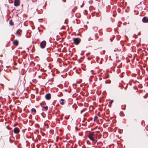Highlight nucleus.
Instances as JSON below:
<instances>
[{
    "mask_svg": "<svg viewBox=\"0 0 148 148\" xmlns=\"http://www.w3.org/2000/svg\"><path fill=\"white\" fill-rule=\"evenodd\" d=\"M94 132H92L91 133L89 134L88 136L89 139L92 142H94L95 141V139L94 137Z\"/></svg>",
    "mask_w": 148,
    "mask_h": 148,
    "instance_id": "f257e3e1",
    "label": "nucleus"
},
{
    "mask_svg": "<svg viewBox=\"0 0 148 148\" xmlns=\"http://www.w3.org/2000/svg\"><path fill=\"white\" fill-rule=\"evenodd\" d=\"M73 41L75 45H78L80 42L81 40L79 38H73Z\"/></svg>",
    "mask_w": 148,
    "mask_h": 148,
    "instance_id": "f03ea898",
    "label": "nucleus"
},
{
    "mask_svg": "<svg viewBox=\"0 0 148 148\" xmlns=\"http://www.w3.org/2000/svg\"><path fill=\"white\" fill-rule=\"evenodd\" d=\"M46 44V42L45 40L42 41L40 43V46L41 48L43 49L45 48Z\"/></svg>",
    "mask_w": 148,
    "mask_h": 148,
    "instance_id": "7ed1b4c3",
    "label": "nucleus"
},
{
    "mask_svg": "<svg viewBox=\"0 0 148 148\" xmlns=\"http://www.w3.org/2000/svg\"><path fill=\"white\" fill-rule=\"evenodd\" d=\"M20 3V0H14V5L15 6H19Z\"/></svg>",
    "mask_w": 148,
    "mask_h": 148,
    "instance_id": "20e7f679",
    "label": "nucleus"
},
{
    "mask_svg": "<svg viewBox=\"0 0 148 148\" xmlns=\"http://www.w3.org/2000/svg\"><path fill=\"white\" fill-rule=\"evenodd\" d=\"M14 132L15 134H18L20 132L19 129L18 127H15L14 129Z\"/></svg>",
    "mask_w": 148,
    "mask_h": 148,
    "instance_id": "39448f33",
    "label": "nucleus"
},
{
    "mask_svg": "<svg viewBox=\"0 0 148 148\" xmlns=\"http://www.w3.org/2000/svg\"><path fill=\"white\" fill-rule=\"evenodd\" d=\"M142 21L144 23H148V18H147L146 17H144L142 20Z\"/></svg>",
    "mask_w": 148,
    "mask_h": 148,
    "instance_id": "423d86ee",
    "label": "nucleus"
},
{
    "mask_svg": "<svg viewBox=\"0 0 148 148\" xmlns=\"http://www.w3.org/2000/svg\"><path fill=\"white\" fill-rule=\"evenodd\" d=\"M45 98L47 100H49L51 99V95L50 93L47 94L45 96Z\"/></svg>",
    "mask_w": 148,
    "mask_h": 148,
    "instance_id": "0eeeda50",
    "label": "nucleus"
},
{
    "mask_svg": "<svg viewBox=\"0 0 148 148\" xmlns=\"http://www.w3.org/2000/svg\"><path fill=\"white\" fill-rule=\"evenodd\" d=\"M97 145L98 147L100 148L103 145V144L102 142H100L97 143Z\"/></svg>",
    "mask_w": 148,
    "mask_h": 148,
    "instance_id": "6e6552de",
    "label": "nucleus"
},
{
    "mask_svg": "<svg viewBox=\"0 0 148 148\" xmlns=\"http://www.w3.org/2000/svg\"><path fill=\"white\" fill-rule=\"evenodd\" d=\"M99 75H100L101 76H102L103 73L104 72V71L102 70H100L99 71Z\"/></svg>",
    "mask_w": 148,
    "mask_h": 148,
    "instance_id": "1a4fd4ad",
    "label": "nucleus"
},
{
    "mask_svg": "<svg viewBox=\"0 0 148 148\" xmlns=\"http://www.w3.org/2000/svg\"><path fill=\"white\" fill-rule=\"evenodd\" d=\"M13 44L14 45L17 46L18 45V42L17 40H16L13 42Z\"/></svg>",
    "mask_w": 148,
    "mask_h": 148,
    "instance_id": "9d476101",
    "label": "nucleus"
},
{
    "mask_svg": "<svg viewBox=\"0 0 148 148\" xmlns=\"http://www.w3.org/2000/svg\"><path fill=\"white\" fill-rule=\"evenodd\" d=\"M64 99H60V103L62 105H63L64 104Z\"/></svg>",
    "mask_w": 148,
    "mask_h": 148,
    "instance_id": "9b49d317",
    "label": "nucleus"
},
{
    "mask_svg": "<svg viewBox=\"0 0 148 148\" xmlns=\"http://www.w3.org/2000/svg\"><path fill=\"white\" fill-rule=\"evenodd\" d=\"M16 34L18 36H19L21 34L20 30H18L16 32Z\"/></svg>",
    "mask_w": 148,
    "mask_h": 148,
    "instance_id": "f8f14e48",
    "label": "nucleus"
},
{
    "mask_svg": "<svg viewBox=\"0 0 148 148\" xmlns=\"http://www.w3.org/2000/svg\"><path fill=\"white\" fill-rule=\"evenodd\" d=\"M48 109V107L47 106L42 107V110L44 111H46Z\"/></svg>",
    "mask_w": 148,
    "mask_h": 148,
    "instance_id": "ddd939ff",
    "label": "nucleus"
},
{
    "mask_svg": "<svg viewBox=\"0 0 148 148\" xmlns=\"http://www.w3.org/2000/svg\"><path fill=\"white\" fill-rule=\"evenodd\" d=\"M98 117L97 116H95L94 119V121H98Z\"/></svg>",
    "mask_w": 148,
    "mask_h": 148,
    "instance_id": "4468645a",
    "label": "nucleus"
},
{
    "mask_svg": "<svg viewBox=\"0 0 148 148\" xmlns=\"http://www.w3.org/2000/svg\"><path fill=\"white\" fill-rule=\"evenodd\" d=\"M31 111L32 112H33L34 113H35L36 112V110L34 109V108H32V109H31Z\"/></svg>",
    "mask_w": 148,
    "mask_h": 148,
    "instance_id": "2eb2a0df",
    "label": "nucleus"
},
{
    "mask_svg": "<svg viewBox=\"0 0 148 148\" xmlns=\"http://www.w3.org/2000/svg\"><path fill=\"white\" fill-rule=\"evenodd\" d=\"M105 76L104 77V78L106 79L107 78H108V76L106 74H105L104 75Z\"/></svg>",
    "mask_w": 148,
    "mask_h": 148,
    "instance_id": "dca6fc26",
    "label": "nucleus"
},
{
    "mask_svg": "<svg viewBox=\"0 0 148 148\" xmlns=\"http://www.w3.org/2000/svg\"><path fill=\"white\" fill-rule=\"evenodd\" d=\"M12 22V21L11 20H10V22H9V23H10V25H13V23L12 22V23H11V22Z\"/></svg>",
    "mask_w": 148,
    "mask_h": 148,
    "instance_id": "f3484780",
    "label": "nucleus"
},
{
    "mask_svg": "<svg viewBox=\"0 0 148 148\" xmlns=\"http://www.w3.org/2000/svg\"><path fill=\"white\" fill-rule=\"evenodd\" d=\"M90 73L92 74H94V71L92 70L90 71Z\"/></svg>",
    "mask_w": 148,
    "mask_h": 148,
    "instance_id": "a211bd4d",
    "label": "nucleus"
},
{
    "mask_svg": "<svg viewBox=\"0 0 148 148\" xmlns=\"http://www.w3.org/2000/svg\"><path fill=\"white\" fill-rule=\"evenodd\" d=\"M113 100H111L110 101V104H111L113 103Z\"/></svg>",
    "mask_w": 148,
    "mask_h": 148,
    "instance_id": "6ab92c4d",
    "label": "nucleus"
},
{
    "mask_svg": "<svg viewBox=\"0 0 148 148\" xmlns=\"http://www.w3.org/2000/svg\"><path fill=\"white\" fill-rule=\"evenodd\" d=\"M9 90H13V88H9Z\"/></svg>",
    "mask_w": 148,
    "mask_h": 148,
    "instance_id": "aec40b11",
    "label": "nucleus"
},
{
    "mask_svg": "<svg viewBox=\"0 0 148 148\" xmlns=\"http://www.w3.org/2000/svg\"><path fill=\"white\" fill-rule=\"evenodd\" d=\"M140 34H141V33H140V32H139V33L138 34V35H140Z\"/></svg>",
    "mask_w": 148,
    "mask_h": 148,
    "instance_id": "412c9836",
    "label": "nucleus"
},
{
    "mask_svg": "<svg viewBox=\"0 0 148 148\" xmlns=\"http://www.w3.org/2000/svg\"><path fill=\"white\" fill-rule=\"evenodd\" d=\"M62 0L64 2H66V0Z\"/></svg>",
    "mask_w": 148,
    "mask_h": 148,
    "instance_id": "4be33fe9",
    "label": "nucleus"
}]
</instances>
